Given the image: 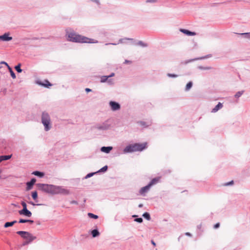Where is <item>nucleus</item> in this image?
I'll use <instances>...</instances> for the list:
<instances>
[{
  "instance_id": "42",
  "label": "nucleus",
  "mask_w": 250,
  "mask_h": 250,
  "mask_svg": "<svg viewBox=\"0 0 250 250\" xmlns=\"http://www.w3.org/2000/svg\"><path fill=\"white\" fill-rule=\"evenodd\" d=\"M134 221L137 222L141 223L143 222V220L142 218L140 217V218H135Z\"/></svg>"
},
{
  "instance_id": "60",
  "label": "nucleus",
  "mask_w": 250,
  "mask_h": 250,
  "mask_svg": "<svg viewBox=\"0 0 250 250\" xmlns=\"http://www.w3.org/2000/svg\"><path fill=\"white\" fill-rule=\"evenodd\" d=\"M142 207H143V205H142V204H140V205H139V208H142Z\"/></svg>"
},
{
  "instance_id": "62",
  "label": "nucleus",
  "mask_w": 250,
  "mask_h": 250,
  "mask_svg": "<svg viewBox=\"0 0 250 250\" xmlns=\"http://www.w3.org/2000/svg\"><path fill=\"white\" fill-rule=\"evenodd\" d=\"M1 67V66H0V68Z\"/></svg>"
},
{
  "instance_id": "6",
  "label": "nucleus",
  "mask_w": 250,
  "mask_h": 250,
  "mask_svg": "<svg viewBox=\"0 0 250 250\" xmlns=\"http://www.w3.org/2000/svg\"><path fill=\"white\" fill-rule=\"evenodd\" d=\"M111 125L108 120H106L103 123H99L95 125L93 128L98 130H107L110 127Z\"/></svg>"
},
{
  "instance_id": "44",
  "label": "nucleus",
  "mask_w": 250,
  "mask_h": 250,
  "mask_svg": "<svg viewBox=\"0 0 250 250\" xmlns=\"http://www.w3.org/2000/svg\"><path fill=\"white\" fill-rule=\"evenodd\" d=\"M21 205L22 206V209H25L26 208H27V205L25 202L22 201L21 203Z\"/></svg>"
},
{
  "instance_id": "15",
  "label": "nucleus",
  "mask_w": 250,
  "mask_h": 250,
  "mask_svg": "<svg viewBox=\"0 0 250 250\" xmlns=\"http://www.w3.org/2000/svg\"><path fill=\"white\" fill-rule=\"evenodd\" d=\"M223 104L219 102L218 104L212 109L211 112L215 113L223 107Z\"/></svg>"
},
{
  "instance_id": "13",
  "label": "nucleus",
  "mask_w": 250,
  "mask_h": 250,
  "mask_svg": "<svg viewBox=\"0 0 250 250\" xmlns=\"http://www.w3.org/2000/svg\"><path fill=\"white\" fill-rule=\"evenodd\" d=\"M151 186L148 184L147 185L142 188L140 190L139 193L141 195H144L145 193L147 192L150 189Z\"/></svg>"
},
{
  "instance_id": "59",
  "label": "nucleus",
  "mask_w": 250,
  "mask_h": 250,
  "mask_svg": "<svg viewBox=\"0 0 250 250\" xmlns=\"http://www.w3.org/2000/svg\"><path fill=\"white\" fill-rule=\"evenodd\" d=\"M110 43H106L105 45H108V44H109ZM111 44H113V45H116L117 43H111Z\"/></svg>"
},
{
  "instance_id": "32",
  "label": "nucleus",
  "mask_w": 250,
  "mask_h": 250,
  "mask_svg": "<svg viewBox=\"0 0 250 250\" xmlns=\"http://www.w3.org/2000/svg\"><path fill=\"white\" fill-rule=\"evenodd\" d=\"M138 124H140L141 126L145 128L148 127L150 125H147V123L144 121H139L138 122Z\"/></svg>"
},
{
  "instance_id": "51",
  "label": "nucleus",
  "mask_w": 250,
  "mask_h": 250,
  "mask_svg": "<svg viewBox=\"0 0 250 250\" xmlns=\"http://www.w3.org/2000/svg\"><path fill=\"white\" fill-rule=\"evenodd\" d=\"M0 64H5L7 67H8V66H9V65L8 64V63L6 62H5L4 61H2L0 62Z\"/></svg>"
},
{
  "instance_id": "49",
  "label": "nucleus",
  "mask_w": 250,
  "mask_h": 250,
  "mask_svg": "<svg viewBox=\"0 0 250 250\" xmlns=\"http://www.w3.org/2000/svg\"><path fill=\"white\" fill-rule=\"evenodd\" d=\"M70 204H75V205H78V202L77 201H75V200H72L70 202Z\"/></svg>"
},
{
  "instance_id": "46",
  "label": "nucleus",
  "mask_w": 250,
  "mask_h": 250,
  "mask_svg": "<svg viewBox=\"0 0 250 250\" xmlns=\"http://www.w3.org/2000/svg\"><path fill=\"white\" fill-rule=\"evenodd\" d=\"M31 243V242H29L28 241H25L23 242L22 244V246H25L26 245H28L29 244Z\"/></svg>"
},
{
  "instance_id": "22",
  "label": "nucleus",
  "mask_w": 250,
  "mask_h": 250,
  "mask_svg": "<svg viewBox=\"0 0 250 250\" xmlns=\"http://www.w3.org/2000/svg\"><path fill=\"white\" fill-rule=\"evenodd\" d=\"M210 56H211V55H208L207 56H205V57H201V58H195V59H193L189 60H188L187 62H186L185 63H188V62L194 61L195 60L204 59L207 58L208 57H210Z\"/></svg>"
},
{
  "instance_id": "50",
  "label": "nucleus",
  "mask_w": 250,
  "mask_h": 250,
  "mask_svg": "<svg viewBox=\"0 0 250 250\" xmlns=\"http://www.w3.org/2000/svg\"><path fill=\"white\" fill-rule=\"evenodd\" d=\"M131 63V61L127 60H125L124 62V64Z\"/></svg>"
},
{
  "instance_id": "36",
  "label": "nucleus",
  "mask_w": 250,
  "mask_h": 250,
  "mask_svg": "<svg viewBox=\"0 0 250 250\" xmlns=\"http://www.w3.org/2000/svg\"><path fill=\"white\" fill-rule=\"evenodd\" d=\"M124 40H130L132 41L133 42H134V40L132 38H125L123 39H120L119 41V43H124Z\"/></svg>"
},
{
  "instance_id": "27",
  "label": "nucleus",
  "mask_w": 250,
  "mask_h": 250,
  "mask_svg": "<svg viewBox=\"0 0 250 250\" xmlns=\"http://www.w3.org/2000/svg\"><path fill=\"white\" fill-rule=\"evenodd\" d=\"M136 45H140L142 47H145L147 46V44L143 42L140 41L138 42L134 43Z\"/></svg>"
},
{
  "instance_id": "31",
  "label": "nucleus",
  "mask_w": 250,
  "mask_h": 250,
  "mask_svg": "<svg viewBox=\"0 0 250 250\" xmlns=\"http://www.w3.org/2000/svg\"><path fill=\"white\" fill-rule=\"evenodd\" d=\"M21 63H19L18 65H17L15 66V69L18 73H21L22 71V70L21 69Z\"/></svg>"
},
{
  "instance_id": "7",
  "label": "nucleus",
  "mask_w": 250,
  "mask_h": 250,
  "mask_svg": "<svg viewBox=\"0 0 250 250\" xmlns=\"http://www.w3.org/2000/svg\"><path fill=\"white\" fill-rule=\"evenodd\" d=\"M55 190V194H62L67 195L70 194V191L64 188L62 186H56Z\"/></svg>"
},
{
  "instance_id": "23",
  "label": "nucleus",
  "mask_w": 250,
  "mask_h": 250,
  "mask_svg": "<svg viewBox=\"0 0 250 250\" xmlns=\"http://www.w3.org/2000/svg\"><path fill=\"white\" fill-rule=\"evenodd\" d=\"M19 223H29L30 224H32L34 223V221L32 220H28V219H20L19 221Z\"/></svg>"
},
{
  "instance_id": "37",
  "label": "nucleus",
  "mask_w": 250,
  "mask_h": 250,
  "mask_svg": "<svg viewBox=\"0 0 250 250\" xmlns=\"http://www.w3.org/2000/svg\"><path fill=\"white\" fill-rule=\"evenodd\" d=\"M88 216L91 218H93V219H98V216L97 215H95L94 214H93L92 213H88Z\"/></svg>"
},
{
  "instance_id": "14",
  "label": "nucleus",
  "mask_w": 250,
  "mask_h": 250,
  "mask_svg": "<svg viewBox=\"0 0 250 250\" xmlns=\"http://www.w3.org/2000/svg\"><path fill=\"white\" fill-rule=\"evenodd\" d=\"M38 83L47 88H49V86L52 85L47 80H45L43 82H38Z\"/></svg>"
},
{
  "instance_id": "11",
  "label": "nucleus",
  "mask_w": 250,
  "mask_h": 250,
  "mask_svg": "<svg viewBox=\"0 0 250 250\" xmlns=\"http://www.w3.org/2000/svg\"><path fill=\"white\" fill-rule=\"evenodd\" d=\"M36 182V179L35 178H32L29 182L26 183V190H29L33 188V185Z\"/></svg>"
},
{
  "instance_id": "8",
  "label": "nucleus",
  "mask_w": 250,
  "mask_h": 250,
  "mask_svg": "<svg viewBox=\"0 0 250 250\" xmlns=\"http://www.w3.org/2000/svg\"><path fill=\"white\" fill-rule=\"evenodd\" d=\"M109 105L111 109L113 111L118 110L121 108L120 104L114 101L110 102Z\"/></svg>"
},
{
  "instance_id": "25",
  "label": "nucleus",
  "mask_w": 250,
  "mask_h": 250,
  "mask_svg": "<svg viewBox=\"0 0 250 250\" xmlns=\"http://www.w3.org/2000/svg\"><path fill=\"white\" fill-rule=\"evenodd\" d=\"M244 93V90H241V91H238L235 94L234 97L237 99H238L239 97H240Z\"/></svg>"
},
{
  "instance_id": "52",
  "label": "nucleus",
  "mask_w": 250,
  "mask_h": 250,
  "mask_svg": "<svg viewBox=\"0 0 250 250\" xmlns=\"http://www.w3.org/2000/svg\"><path fill=\"white\" fill-rule=\"evenodd\" d=\"M91 0L93 2L96 3L98 4H100V1L99 0Z\"/></svg>"
},
{
  "instance_id": "21",
  "label": "nucleus",
  "mask_w": 250,
  "mask_h": 250,
  "mask_svg": "<svg viewBox=\"0 0 250 250\" xmlns=\"http://www.w3.org/2000/svg\"><path fill=\"white\" fill-rule=\"evenodd\" d=\"M91 234L93 237L95 238L100 235V232L97 229H94L91 232Z\"/></svg>"
},
{
  "instance_id": "30",
  "label": "nucleus",
  "mask_w": 250,
  "mask_h": 250,
  "mask_svg": "<svg viewBox=\"0 0 250 250\" xmlns=\"http://www.w3.org/2000/svg\"><path fill=\"white\" fill-rule=\"evenodd\" d=\"M192 84L193 83L192 82H188L186 85L185 90L188 91L192 86Z\"/></svg>"
},
{
  "instance_id": "2",
  "label": "nucleus",
  "mask_w": 250,
  "mask_h": 250,
  "mask_svg": "<svg viewBox=\"0 0 250 250\" xmlns=\"http://www.w3.org/2000/svg\"><path fill=\"white\" fill-rule=\"evenodd\" d=\"M146 143H135L127 146L123 150L124 153H131L135 151H141L146 148Z\"/></svg>"
},
{
  "instance_id": "19",
  "label": "nucleus",
  "mask_w": 250,
  "mask_h": 250,
  "mask_svg": "<svg viewBox=\"0 0 250 250\" xmlns=\"http://www.w3.org/2000/svg\"><path fill=\"white\" fill-rule=\"evenodd\" d=\"M17 222L16 220H14L12 222H6L4 225V227L5 228H7L13 226L15 224H16Z\"/></svg>"
},
{
  "instance_id": "28",
  "label": "nucleus",
  "mask_w": 250,
  "mask_h": 250,
  "mask_svg": "<svg viewBox=\"0 0 250 250\" xmlns=\"http://www.w3.org/2000/svg\"><path fill=\"white\" fill-rule=\"evenodd\" d=\"M31 196H32V198L34 200L37 201V200L38 198V193L36 191H33L31 193Z\"/></svg>"
},
{
  "instance_id": "54",
  "label": "nucleus",
  "mask_w": 250,
  "mask_h": 250,
  "mask_svg": "<svg viewBox=\"0 0 250 250\" xmlns=\"http://www.w3.org/2000/svg\"><path fill=\"white\" fill-rule=\"evenodd\" d=\"M185 235H187V236H190V237L192 236V234L188 232H186L185 233Z\"/></svg>"
},
{
  "instance_id": "47",
  "label": "nucleus",
  "mask_w": 250,
  "mask_h": 250,
  "mask_svg": "<svg viewBox=\"0 0 250 250\" xmlns=\"http://www.w3.org/2000/svg\"><path fill=\"white\" fill-rule=\"evenodd\" d=\"M157 1L156 0H146V2L147 3H154Z\"/></svg>"
},
{
  "instance_id": "9",
  "label": "nucleus",
  "mask_w": 250,
  "mask_h": 250,
  "mask_svg": "<svg viewBox=\"0 0 250 250\" xmlns=\"http://www.w3.org/2000/svg\"><path fill=\"white\" fill-rule=\"evenodd\" d=\"M12 40V37L9 36V33H5L3 35L0 36V41L3 42H8Z\"/></svg>"
},
{
  "instance_id": "61",
  "label": "nucleus",
  "mask_w": 250,
  "mask_h": 250,
  "mask_svg": "<svg viewBox=\"0 0 250 250\" xmlns=\"http://www.w3.org/2000/svg\"><path fill=\"white\" fill-rule=\"evenodd\" d=\"M136 215H133V217H136Z\"/></svg>"
},
{
  "instance_id": "5",
  "label": "nucleus",
  "mask_w": 250,
  "mask_h": 250,
  "mask_svg": "<svg viewBox=\"0 0 250 250\" xmlns=\"http://www.w3.org/2000/svg\"><path fill=\"white\" fill-rule=\"evenodd\" d=\"M17 233L20 235L23 239H25V241H27L29 242H32L33 240L36 239V237L33 236L31 233L26 231H18Z\"/></svg>"
},
{
  "instance_id": "3",
  "label": "nucleus",
  "mask_w": 250,
  "mask_h": 250,
  "mask_svg": "<svg viewBox=\"0 0 250 250\" xmlns=\"http://www.w3.org/2000/svg\"><path fill=\"white\" fill-rule=\"evenodd\" d=\"M41 122L44 126V130L48 131L52 127L50 115L46 111H43L41 116Z\"/></svg>"
},
{
  "instance_id": "34",
  "label": "nucleus",
  "mask_w": 250,
  "mask_h": 250,
  "mask_svg": "<svg viewBox=\"0 0 250 250\" xmlns=\"http://www.w3.org/2000/svg\"><path fill=\"white\" fill-rule=\"evenodd\" d=\"M109 78V77L107 76H103L101 77V83H105L106 82L107 79Z\"/></svg>"
},
{
  "instance_id": "53",
  "label": "nucleus",
  "mask_w": 250,
  "mask_h": 250,
  "mask_svg": "<svg viewBox=\"0 0 250 250\" xmlns=\"http://www.w3.org/2000/svg\"><path fill=\"white\" fill-rule=\"evenodd\" d=\"M85 91L86 92H91L92 91V90L89 88H86L85 89Z\"/></svg>"
},
{
  "instance_id": "33",
  "label": "nucleus",
  "mask_w": 250,
  "mask_h": 250,
  "mask_svg": "<svg viewBox=\"0 0 250 250\" xmlns=\"http://www.w3.org/2000/svg\"><path fill=\"white\" fill-rule=\"evenodd\" d=\"M198 68L200 70H210L212 68L210 66H198Z\"/></svg>"
},
{
  "instance_id": "35",
  "label": "nucleus",
  "mask_w": 250,
  "mask_h": 250,
  "mask_svg": "<svg viewBox=\"0 0 250 250\" xmlns=\"http://www.w3.org/2000/svg\"><path fill=\"white\" fill-rule=\"evenodd\" d=\"M107 169H108L107 166H105L104 167H103L102 168H101L100 169H99L98 171H97V173L105 172L107 171Z\"/></svg>"
},
{
  "instance_id": "24",
  "label": "nucleus",
  "mask_w": 250,
  "mask_h": 250,
  "mask_svg": "<svg viewBox=\"0 0 250 250\" xmlns=\"http://www.w3.org/2000/svg\"><path fill=\"white\" fill-rule=\"evenodd\" d=\"M8 69L10 73V75H11V76L12 77V78L13 79H15L16 78V74L14 72V71H13L11 67H10L9 66H8Z\"/></svg>"
},
{
  "instance_id": "10",
  "label": "nucleus",
  "mask_w": 250,
  "mask_h": 250,
  "mask_svg": "<svg viewBox=\"0 0 250 250\" xmlns=\"http://www.w3.org/2000/svg\"><path fill=\"white\" fill-rule=\"evenodd\" d=\"M19 213L20 215H23L28 217H31L32 215L31 212L28 210L27 208L25 209H22L19 211Z\"/></svg>"
},
{
  "instance_id": "57",
  "label": "nucleus",
  "mask_w": 250,
  "mask_h": 250,
  "mask_svg": "<svg viewBox=\"0 0 250 250\" xmlns=\"http://www.w3.org/2000/svg\"><path fill=\"white\" fill-rule=\"evenodd\" d=\"M201 228H202V224H200V225L197 226V228L198 229H200Z\"/></svg>"
},
{
  "instance_id": "26",
  "label": "nucleus",
  "mask_w": 250,
  "mask_h": 250,
  "mask_svg": "<svg viewBox=\"0 0 250 250\" xmlns=\"http://www.w3.org/2000/svg\"><path fill=\"white\" fill-rule=\"evenodd\" d=\"M238 34L243 36L245 38L248 39L250 40V32L240 33Z\"/></svg>"
},
{
  "instance_id": "43",
  "label": "nucleus",
  "mask_w": 250,
  "mask_h": 250,
  "mask_svg": "<svg viewBox=\"0 0 250 250\" xmlns=\"http://www.w3.org/2000/svg\"><path fill=\"white\" fill-rule=\"evenodd\" d=\"M106 82L110 85H112L114 83V82H113V79H109V78L107 79V81H106Z\"/></svg>"
},
{
  "instance_id": "40",
  "label": "nucleus",
  "mask_w": 250,
  "mask_h": 250,
  "mask_svg": "<svg viewBox=\"0 0 250 250\" xmlns=\"http://www.w3.org/2000/svg\"><path fill=\"white\" fill-rule=\"evenodd\" d=\"M0 92H2L4 95H5L7 93V88H2L0 89Z\"/></svg>"
},
{
  "instance_id": "39",
  "label": "nucleus",
  "mask_w": 250,
  "mask_h": 250,
  "mask_svg": "<svg viewBox=\"0 0 250 250\" xmlns=\"http://www.w3.org/2000/svg\"><path fill=\"white\" fill-rule=\"evenodd\" d=\"M167 76L168 77H171V78H176L178 76V75L174 74H171V73H167Z\"/></svg>"
},
{
  "instance_id": "55",
  "label": "nucleus",
  "mask_w": 250,
  "mask_h": 250,
  "mask_svg": "<svg viewBox=\"0 0 250 250\" xmlns=\"http://www.w3.org/2000/svg\"><path fill=\"white\" fill-rule=\"evenodd\" d=\"M114 75H115V74L114 73H112L110 75H109V76H107L109 77V78L110 77L114 76Z\"/></svg>"
},
{
  "instance_id": "41",
  "label": "nucleus",
  "mask_w": 250,
  "mask_h": 250,
  "mask_svg": "<svg viewBox=\"0 0 250 250\" xmlns=\"http://www.w3.org/2000/svg\"><path fill=\"white\" fill-rule=\"evenodd\" d=\"M233 181L232 180L230 182H227V183H226L225 184H223L224 186H230V185H233Z\"/></svg>"
},
{
  "instance_id": "17",
  "label": "nucleus",
  "mask_w": 250,
  "mask_h": 250,
  "mask_svg": "<svg viewBox=\"0 0 250 250\" xmlns=\"http://www.w3.org/2000/svg\"><path fill=\"white\" fill-rule=\"evenodd\" d=\"M160 177H157L152 179L149 183V185L151 187L152 185L157 184L160 180Z\"/></svg>"
},
{
  "instance_id": "12",
  "label": "nucleus",
  "mask_w": 250,
  "mask_h": 250,
  "mask_svg": "<svg viewBox=\"0 0 250 250\" xmlns=\"http://www.w3.org/2000/svg\"><path fill=\"white\" fill-rule=\"evenodd\" d=\"M180 32L182 33L186 34L187 36H195L196 35V33L195 32H192L189 30L185 29H180Z\"/></svg>"
},
{
  "instance_id": "56",
  "label": "nucleus",
  "mask_w": 250,
  "mask_h": 250,
  "mask_svg": "<svg viewBox=\"0 0 250 250\" xmlns=\"http://www.w3.org/2000/svg\"><path fill=\"white\" fill-rule=\"evenodd\" d=\"M151 244L154 246H156V243L154 242V241L153 240H151Z\"/></svg>"
},
{
  "instance_id": "20",
  "label": "nucleus",
  "mask_w": 250,
  "mask_h": 250,
  "mask_svg": "<svg viewBox=\"0 0 250 250\" xmlns=\"http://www.w3.org/2000/svg\"><path fill=\"white\" fill-rule=\"evenodd\" d=\"M12 155L0 156V163L3 161H6L10 159Z\"/></svg>"
},
{
  "instance_id": "29",
  "label": "nucleus",
  "mask_w": 250,
  "mask_h": 250,
  "mask_svg": "<svg viewBox=\"0 0 250 250\" xmlns=\"http://www.w3.org/2000/svg\"><path fill=\"white\" fill-rule=\"evenodd\" d=\"M143 216L148 221L150 220L151 219L149 213L147 212L144 213Z\"/></svg>"
},
{
  "instance_id": "18",
  "label": "nucleus",
  "mask_w": 250,
  "mask_h": 250,
  "mask_svg": "<svg viewBox=\"0 0 250 250\" xmlns=\"http://www.w3.org/2000/svg\"><path fill=\"white\" fill-rule=\"evenodd\" d=\"M32 174L40 178H42L44 176V173L43 172L39 171H34Z\"/></svg>"
},
{
  "instance_id": "16",
  "label": "nucleus",
  "mask_w": 250,
  "mask_h": 250,
  "mask_svg": "<svg viewBox=\"0 0 250 250\" xmlns=\"http://www.w3.org/2000/svg\"><path fill=\"white\" fill-rule=\"evenodd\" d=\"M112 149L113 147L112 146H103L101 147V150L102 152L108 153Z\"/></svg>"
},
{
  "instance_id": "45",
  "label": "nucleus",
  "mask_w": 250,
  "mask_h": 250,
  "mask_svg": "<svg viewBox=\"0 0 250 250\" xmlns=\"http://www.w3.org/2000/svg\"><path fill=\"white\" fill-rule=\"evenodd\" d=\"M28 203H29V204H31V205H32V206H41V205H42V204H35V203H34L33 202H32V201H30V202H28Z\"/></svg>"
},
{
  "instance_id": "48",
  "label": "nucleus",
  "mask_w": 250,
  "mask_h": 250,
  "mask_svg": "<svg viewBox=\"0 0 250 250\" xmlns=\"http://www.w3.org/2000/svg\"><path fill=\"white\" fill-rule=\"evenodd\" d=\"M219 226H220L219 223H217L214 225L213 228H214V229H218L219 227Z\"/></svg>"
},
{
  "instance_id": "38",
  "label": "nucleus",
  "mask_w": 250,
  "mask_h": 250,
  "mask_svg": "<svg viewBox=\"0 0 250 250\" xmlns=\"http://www.w3.org/2000/svg\"><path fill=\"white\" fill-rule=\"evenodd\" d=\"M97 173V172H91V173H89L88 174H87L85 177V179H87V178H90L91 177H92V176H93L95 174Z\"/></svg>"
},
{
  "instance_id": "1",
  "label": "nucleus",
  "mask_w": 250,
  "mask_h": 250,
  "mask_svg": "<svg viewBox=\"0 0 250 250\" xmlns=\"http://www.w3.org/2000/svg\"><path fill=\"white\" fill-rule=\"evenodd\" d=\"M66 36L67 37L68 41L73 42L79 43H98V41H94L92 39H90L85 36L77 34L74 31L69 32L68 29H66Z\"/></svg>"
},
{
  "instance_id": "4",
  "label": "nucleus",
  "mask_w": 250,
  "mask_h": 250,
  "mask_svg": "<svg viewBox=\"0 0 250 250\" xmlns=\"http://www.w3.org/2000/svg\"><path fill=\"white\" fill-rule=\"evenodd\" d=\"M36 185L39 189L47 193L55 194V185L41 183L37 184Z\"/></svg>"
},
{
  "instance_id": "58",
  "label": "nucleus",
  "mask_w": 250,
  "mask_h": 250,
  "mask_svg": "<svg viewBox=\"0 0 250 250\" xmlns=\"http://www.w3.org/2000/svg\"><path fill=\"white\" fill-rule=\"evenodd\" d=\"M36 223H37V225H40V224H41L40 222L39 221H37Z\"/></svg>"
}]
</instances>
